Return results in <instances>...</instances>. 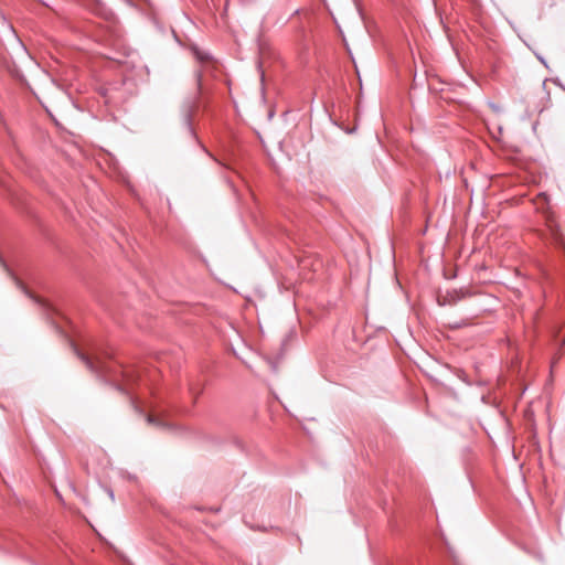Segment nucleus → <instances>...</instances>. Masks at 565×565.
<instances>
[{"mask_svg":"<svg viewBox=\"0 0 565 565\" xmlns=\"http://www.w3.org/2000/svg\"><path fill=\"white\" fill-rule=\"evenodd\" d=\"M74 351L90 372L105 377L113 376V373L115 374L111 365L107 362V359L110 356L108 352L94 348L90 353L86 354L75 347Z\"/></svg>","mask_w":565,"mask_h":565,"instance_id":"f257e3e1","label":"nucleus"},{"mask_svg":"<svg viewBox=\"0 0 565 565\" xmlns=\"http://www.w3.org/2000/svg\"><path fill=\"white\" fill-rule=\"evenodd\" d=\"M192 108H193V106H192V105H191V106H189V107H188V109H186V111H185V114H184V122H185V125L188 126L189 132H190L191 135H193V134H194V132H193V128H192V126H191Z\"/></svg>","mask_w":565,"mask_h":565,"instance_id":"f03ea898","label":"nucleus"},{"mask_svg":"<svg viewBox=\"0 0 565 565\" xmlns=\"http://www.w3.org/2000/svg\"><path fill=\"white\" fill-rule=\"evenodd\" d=\"M120 375L125 379L127 383L134 381V374L131 371L124 370L122 367H120Z\"/></svg>","mask_w":565,"mask_h":565,"instance_id":"7ed1b4c3","label":"nucleus"},{"mask_svg":"<svg viewBox=\"0 0 565 565\" xmlns=\"http://www.w3.org/2000/svg\"><path fill=\"white\" fill-rule=\"evenodd\" d=\"M147 422H148L149 424L157 425V426H159V427H163V426H164V424H163V422H162L161 419H159V418H157V417H154V416H152V415H149V416L147 417Z\"/></svg>","mask_w":565,"mask_h":565,"instance_id":"20e7f679","label":"nucleus"},{"mask_svg":"<svg viewBox=\"0 0 565 565\" xmlns=\"http://www.w3.org/2000/svg\"><path fill=\"white\" fill-rule=\"evenodd\" d=\"M448 296L451 298V300H448L447 302L448 303H454V302L458 301L459 299H461L463 294L459 295V292L455 290L452 294H449Z\"/></svg>","mask_w":565,"mask_h":565,"instance_id":"39448f33","label":"nucleus"},{"mask_svg":"<svg viewBox=\"0 0 565 565\" xmlns=\"http://www.w3.org/2000/svg\"><path fill=\"white\" fill-rule=\"evenodd\" d=\"M190 392H191V394H193V395H194V397L196 398L201 391H200L199 388L196 390V388L191 384V385H190Z\"/></svg>","mask_w":565,"mask_h":565,"instance_id":"423d86ee","label":"nucleus"},{"mask_svg":"<svg viewBox=\"0 0 565 565\" xmlns=\"http://www.w3.org/2000/svg\"><path fill=\"white\" fill-rule=\"evenodd\" d=\"M116 388L122 393H128V388L126 387V384H121V385L117 384Z\"/></svg>","mask_w":565,"mask_h":565,"instance_id":"0eeeda50","label":"nucleus"},{"mask_svg":"<svg viewBox=\"0 0 565 565\" xmlns=\"http://www.w3.org/2000/svg\"><path fill=\"white\" fill-rule=\"evenodd\" d=\"M196 56L201 61H206L210 58L207 54H201L200 52H196Z\"/></svg>","mask_w":565,"mask_h":565,"instance_id":"6e6552de","label":"nucleus"},{"mask_svg":"<svg viewBox=\"0 0 565 565\" xmlns=\"http://www.w3.org/2000/svg\"><path fill=\"white\" fill-rule=\"evenodd\" d=\"M36 301H38L39 303H41L43 307L49 308V305H47V303L42 302V301H40V300H36Z\"/></svg>","mask_w":565,"mask_h":565,"instance_id":"1a4fd4ad","label":"nucleus"},{"mask_svg":"<svg viewBox=\"0 0 565 565\" xmlns=\"http://www.w3.org/2000/svg\"><path fill=\"white\" fill-rule=\"evenodd\" d=\"M17 285H19L28 294V291L24 289L20 281L17 280Z\"/></svg>","mask_w":565,"mask_h":565,"instance_id":"9d476101","label":"nucleus"},{"mask_svg":"<svg viewBox=\"0 0 565 565\" xmlns=\"http://www.w3.org/2000/svg\"><path fill=\"white\" fill-rule=\"evenodd\" d=\"M109 495H110V498L114 500V493H113V491H111V490L109 491Z\"/></svg>","mask_w":565,"mask_h":565,"instance_id":"9b49d317","label":"nucleus"},{"mask_svg":"<svg viewBox=\"0 0 565 565\" xmlns=\"http://www.w3.org/2000/svg\"><path fill=\"white\" fill-rule=\"evenodd\" d=\"M200 81H201V74L198 73V82L200 83Z\"/></svg>","mask_w":565,"mask_h":565,"instance_id":"f8f14e48","label":"nucleus"},{"mask_svg":"<svg viewBox=\"0 0 565 565\" xmlns=\"http://www.w3.org/2000/svg\"><path fill=\"white\" fill-rule=\"evenodd\" d=\"M563 343H565V337H564Z\"/></svg>","mask_w":565,"mask_h":565,"instance_id":"ddd939ff","label":"nucleus"}]
</instances>
